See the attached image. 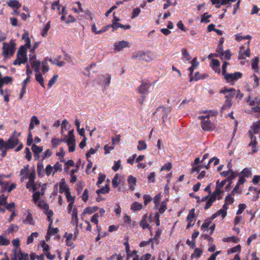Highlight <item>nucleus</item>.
I'll use <instances>...</instances> for the list:
<instances>
[{"mask_svg":"<svg viewBox=\"0 0 260 260\" xmlns=\"http://www.w3.org/2000/svg\"><path fill=\"white\" fill-rule=\"evenodd\" d=\"M38 206L41 209H42L44 210H48L49 209L48 204L43 200L40 201L39 202H38Z\"/></svg>","mask_w":260,"mask_h":260,"instance_id":"a19ab883","label":"nucleus"},{"mask_svg":"<svg viewBox=\"0 0 260 260\" xmlns=\"http://www.w3.org/2000/svg\"><path fill=\"white\" fill-rule=\"evenodd\" d=\"M7 142L8 145L9 149H12L14 148L15 147L19 144V140L13 135L8 139Z\"/></svg>","mask_w":260,"mask_h":260,"instance_id":"0eeeda50","label":"nucleus"},{"mask_svg":"<svg viewBox=\"0 0 260 260\" xmlns=\"http://www.w3.org/2000/svg\"><path fill=\"white\" fill-rule=\"evenodd\" d=\"M71 224L78 227L79 219L78 217V212L76 208H74L72 211Z\"/></svg>","mask_w":260,"mask_h":260,"instance_id":"9d476101","label":"nucleus"},{"mask_svg":"<svg viewBox=\"0 0 260 260\" xmlns=\"http://www.w3.org/2000/svg\"><path fill=\"white\" fill-rule=\"evenodd\" d=\"M212 4L215 5L217 8L220 7L221 5H226V0H210Z\"/></svg>","mask_w":260,"mask_h":260,"instance_id":"b1692460","label":"nucleus"},{"mask_svg":"<svg viewBox=\"0 0 260 260\" xmlns=\"http://www.w3.org/2000/svg\"><path fill=\"white\" fill-rule=\"evenodd\" d=\"M58 76L57 75H54L53 77L49 81L48 86L51 87L56 82Z\"/></svg>","mask_w":260,"mask_h":260,"instance_id":"bf43d9fd","label":"nucleus"},{"mask_svg":"<svg viewBox=\"0 0 260 260\" xmlns=\"http://www.w3.org/2000/svg\"><path fill=\"white\" fill-rule=\"evenodd\" d=\"M241 251V246L240 245H237L236 246L232 247L229 249L228 253L229 254H232L235 253L236 252H240Z\"/></svg>","mask_w":260,"mask_h":260,"instance_id":"8fccbe9b","label":"nucleus"},{"mask_svg":"<svg viewBox=\"0 0 260 260\" xmlns=\"http://www.w3.org/2000/svg\"><path fill=\"white\" fill-rule=\"evenodd\" d=\"M58 232V229L57 228H51V226L50 228L49 227L48 231H47V234L50 235H54L56 234Z\"/></svg>","mask_w":260,"mask_h":260,"instance_id":"13d9d810","label":"nucleus"},{"mask_svg":"<svg viewBox=\"0 0 260 260\" xmlns=\"http://www.w3.org/2000/svg\"><path fill=\"white\" fill-rule=\"evenodd\" d=\"M146 219L147 215H144L143 216V218L140 222V225L142 228L143 229H145L149 227V224L147 223Z\"/></svg>","mask_w":260,"mask_h":260,"instance_id":"72a5a7b5","label":"nucleus"},{"mask_svg":"<svg viewBox=\"0 0 260 260\" xmlns=\"http://www.w3.org/2000/svg\"><path fill=\"white\" fill-rule=\"evenodd\" d=\"M198 118L201 120V125L203 131L210 132L215 129V125L209 120V116H199Z\"/></svg>","mask_w":260,"mask_h":260,"instance_id":"f257e3e1","label":"nucleus"},{"mask_svg":"<svg viewBox=\"0 0 260 260\" xmlns=\"http://www.w3.org/2000/svg\"><path fill=\"white\" fill-rule=\"evenodd\" d=\"M42 196L41 192L39 191H36L32 194V200L35 203L39 202V200L40 197Z\"/></svg>","mask_w":260,"mask_h":260,"instance_id":"de8ad7c7","label":"nucleus"},{"mask_svg":"<svg viewBox=\"0 0 260 260\" xmlns=\"http://www.w3.org/2000/svg\"><path fill=\"white\" fill-rule=\"evenodd\" d=\"M195 209L194 208L191 209L187 216L186 220L187 221H189L190 222H192L193 221V219L195 217Z\"/></svg>","mask_w":260,"mask_h":260,"instance_id":"473e14b6","label":"nucleus"},{"mask_svg":"<svg viewBox=\"0 0 260 260\" xmlns=\"http://www.w3.org/2000/svg\"><path fill=\"white\" fill-rule=\"evenodd\" d=\"M241 175L244 177H250L252 175L251 169L249 168H244L241 172Z\"/></svg>","mask_w":260,"mask_h":260,"instance_id":"7c9ffc66","label":"nucleus"},{"mask_svg":"<svg viewBox=\"0 0 260 260\" xmlns=\"http://www.w3.org/2000/svg\"><path fill=\"white\" fill-rule=\"evenodd\" d=\"M155 172H151L148 175L147 178L149 183H153L155 181Z\"/></svg>","mask_w":260,"mask_h":260,"instance_id":"338daca9","label":"nucleus"},{"mask_svg":"<svg viewBox=\"0 0 260 260\" xmlns=\"http://www.w3.org/2000/svg\"><path fill=\"white\" fill-rule=\"evenodd\" d=\"M17 260H26L29 259L28 254L26 253L22 252L20 250H19L17 252Z\"/></svg>","mask_w":260,"mask_h":260,"instance_id":"412c9836","label":"nucleus"},{"mask_svg":"<svg viewBox=\"0 0 260 260\" xmlns=\"http://www.w3.org/2000/svg\"><path fill=\"white\" fill-rule=\"evenodd\" d=\"M0 68H5L3 66H0ZM13 78L10 76L2 77V74L0 72V86H4L5 84L12 83Z\"/></svg>","mask_w":260,"mask_h":260,"instance_id":"6e6552de","label":"nucleus"},{"mask_svg":"<svg viewBox=\"0 0 260 260\" xmlns=\"http://www.w3.org/2000/svg\"><path fill=\"white\" fill-rule=\"evenodd\" d=\"M50 28V21H48L43 28L41 35L42 36L45 37L47 36L48 31Z\"/></svg>","mask_w":260,"mask_h":260,"instance_id":"4c0bfd02","label":"nucleus"},{"mask_svg":"<svg viewBox=\"0 0 260 260\" xmlns=\"http://www.w3.org/2000/svg\"><path fill=\"white\" fill-rule=\"evenodd\" d=\"M9 149L7 141H5L3 139H0V150Z\"/></svg>","mask_w":260,"mask_h":260,"instance_id":"09e8293b","label":"nucleus"},{"mask_svg":"<svg viewBox=\"0 0 260 260\" xmlns=\"http://www.w3.org/2000/svg\"><path fill=\"white\" fill-rule=\"evenodd\" d=\"M154 55L152 52L147 50L146 51L145 56L143 58V60L146 62L151 61L153 59Z\"/></svg>","mask_w":260,"mask_h":260,"instance_id":"f3484780","label":"nucleus"},{"mask_svg":"<svg viewBox=\"0 0 260 260\" xmlns=\"http://www.w3.org/2000/svg\"><path fill=\"white\" fill-rule=\"evenodd\" d=\"M211 218L210 219L206 220L204 223H203L201 226L202 230H203L204 232L206 231H208L209 229V226L211 223Z\"/></svg>","mask_w":260,"mask_h":260,"instance_id":"79ce46f5","label":"nucleus"},{"mask_svg":"<svg viewBox=\"0 0 260 260\" xmlns=\"http://www.w3.org/2000/svg\"><path fill=\"white\" fill-rule=\"evenodd\" d=\"M28 170H29V166L26 165L24 167V168L21 169L20 171V175L22 176L23 175H28Z\"/></svg>","mask_w":260,"mask_h":260,"instance_id":"0e129e2a","label":"nucleus"},{"mask_svg":"<svg viewBox=\"0 0 260 260\" xmlns=\"http://www.w3.org/2000/svg\"><path fill=\"white\" fill-rule=\"evenodd\" d=\"M47 58H45L42 62V72L44 74L47 73L49 70V67L47 63Z\"/></svg>","mask_w":260,"mask_h":260,"instance_id":"cd10ccee","label":"nucleus"},{"mask_svg":"<svg viewBox=\"0 0 260 260\" xmlns=\"http://www.w3.org/2000/svg\"><path fill=\"white\" fill-rule=\"evenodd\" d=\"M191 66L189 68L188 70L190 72L189 74H192L193 71L197 68L199 66V62L197 61V58H193L191 61Z\"/></svg>","mask_w":260,"mask_h":260,"instance_id":"2eb2a0df","label":"nucleus"},{"mask_svg":"<svg viewBox=\"0 0 260 260\" xmlns=\"http://www.w3.org/2000/svg\"><path fill=\"white\" fill-rule=\"evenodd\" d=\"M22 39L24 40L25 42L24 46H25L27 48H29L30 47L31 41L30 38L28 37V34H23L22 36Z\"/></svg>","mask_w":260,"mask_h":260,"instance_id":"c9c22d12","label":"nucleus"},{"mask_svg":"<svg viewBox=\"0 0 260 260\" xmlns=\"http://www.w3.org/2000/svg\"><path fill=\"white\" fill-rule=\"evenodd\" d=\"M244 55H246L247 57H250V50L249 48H248L242 54H240L238 57L239 59H245V57Z\"/></svg>","mask_w":260,"mask_h":260,"instance_id":"49530a36","label":"nucleus"},{"mask_svg":"<svg viewBox=\"0 0 260 260\" xmlns=\"http://www.w3.org/2000/svg\"><path fill=\"white\" fill-rule=\"evenodd\" d=\"M202 253H203L202 250H201L200 248H196L194 249V252L191 254V257H195L199 258L201 256Z\"/></svg>","mask_w":260,"mask_h":260,"instance_id":"37998d69","label":"nucleus"},{"mask_svg":"<svg viewBox=\"0 0 260 260\" xmlns=\"http://www.w3.org/2000/svg\"><path fill=\"white\" fill-rule=\"evenodd\" d=\"M239 209L237 211L236 214L239 215L241 214L246 208V205L244 204H240L238 206Z\"/></svg>","mask_w":260,"mask_h":260,"instance_id":"774afa93","label":"nucleus"},{"mask_svg":"<svg viewBox=\"0 0 260 260\" xmlns=\"http://www.w3.org/2000/svg\"><path fill=\"white\" fill-rule=\"evenodd\" d=\"M211 15H207V13H204L201 17V22L208 23L210 22L209 18L211 17Z\"/></svg>","mask_w":260,"mask_h":260,"instance_id":"a18cd8bd","label":"nucleus"},{"mask_svg":"<svg viewBox=\"0 0 260 260\" xmlns=\"http://www.w3.org/2000/svg\"><path fill=\"white\" fill-rule=\"evenodd\" d=\"M223 192V191L219 189L218 188H216L215 190L213 192L211 195H210V197L215 200V201L217 200H220L221 197L220 195Z\"/></svg>","mask_w":260,"mask_h":260,"instance_id":"ddd939ff","label":"nucleus"},{"mask_svg":"<svg viewBox=\"0 0 260 260\" xmlns=\"http://www.w3.org/2000/svg\"><path fill=\"white\" fill-rule=\"evenodd\" d=\"M258 57H255L251 60V67L254 70L255 72H257L258 71Z\"/></svg>","mask_w":260,"mask_h":260,"instance_id":"5701e85b","label":"nucleus"},{"mask_svg":"<svg viewBox=\"0 0 260 260\" xmlns=\"http://www.w3.org/2000/svg\"><path fill=\"white\" fill-rule=\"evenodd\" d=\"M10 243L9 240L0 235V245H8Z\"/></svg>","mask_w":260,"mask_h":260,"instance_id":"052dcab7","label":"nucleus"},{"mask_svg":"<svg viewBox=\"0 0 260 260\" xmlns=\"http://www.w3.org/2000/svg\"><path fill=\"white\" fill-rule=\"evenodd\" d=\"M7 4L12 8L19 9L21 7V4L17 0H10L7 2Z\"/></svg>","mask_w":260,"mask_h":260,"instance_id":"dca6fc26","label":"nucleus"},{"mask_svg":"<svg viewBox=\"0 0 260 260\" xmlns=\"http://www.w3.org/2000/svg\"><path fill=\"white\" fill-rule=\"evenodd\" d=\"M223 51V49L222 45H218L217 48L216 49V52L218 53V56L220 57V58L222 57L224 55Z\"/></svg>","mask_w":260,"mask_h":260,"instance_id":"864d4df0","label":"nucleus"},{"mask_svg":"<svg viewBox=\"0 0 260 260\" xmlns=\"http://www.w3.org/2000/svg\"><path fill=\"white\" fill-rule=\"evenodd\" d=\"M28 60L27 57H22V56L17 54L16 59L14 61V65H20L21 64H24Z\"/></svg>","mask_w":260,"mask_h":260,"instance_id":"f8f14e48","label":"nucleus"},{"mask_svg":"<svg viewBox=\"0 0 260 260\" xmlns=\"http://www.w3.org/2000/svg\"><path fill=\"white\" fill-rule=\"evenodd\" d=\"M147 145L146 142L143 140H140L138 142L137 145V149L139 151L144 150L147 149Z\"/></svg>","mask_w":260,"mask_h":260,"instance_id":"2f4dec72","label":"nucleus"},{"mask_svg":"<svg viewBox=\"0 0 260 260\" xmlns=\"http://www.w3.org/2000/svg\"><path fill=\"white\" fill-rule=\"evenodd\" d=\"M25 47H26L24 46H21L17 52V54L21 55L22 57H27L26 54L27 50Z\"/></svg>","mask_w":260,"mask_h":260,"instance_id":"c756f323","label":"nucleus"},{"mask_svg":"<svg viewBox=\"0 0 260 260\" xmlns=\"http://www.w3.org/2000/svg\"><path fill=\"white\" fill-rule=\"evenodd\" d=\"M59 192L62 193L64 191L66 192V190L67 188H69L68 187L66 184L65 179L64 178L62 179L61 182L59 184Z\"/></svg>","mask_w":260,"mask_h":260,"instance_id":"a878e982","label":"nucleus"},{"mask_svg":"<svg viewBox=\"0 0 260 260\" xmlns=\"http://www.w3.org/2000/svg\"><path fill=\"white\" fill-rule=\"evenodd\" d=\"M151 84L150 81L144 82L142 81L141 85L138 88V92L141 94L142 98V102L145 100L144 94H146L148 91L149 88L150 87Z\"/></svg>","mask_w":260,"mask_h":260,"instance_id":"7ed1b4c3","label":"nucleus"},{"mask_svg":"<svg viewBox=\"0 0 260 260\" xmlns=\"http://www.w3.org/2000/svg\"><path fill=\"white\" fill-rule=\"evenodd\" d=\"M32 67L34 69V71L36 73L40 72V68L41 64V62L40 60H37L36 61H34L30 63Z\"/></svg>","mask_w":260,"mask_h":260,"instance_id":"bb28decb","label":"nucleus"},{"mask_svg":"<svg viewBox=\"0 0 260 260\" xmlns=\"http://www.w3.org/2000/svg\"><path fill=\"white\" fill-rule=\"evenodd\" d=\"M257 142L256 141V138L251 140V142L248 144V146L252 147V152H256L258 151V148L257 147Z\"/></svg>","mask_w":260,"mask_h":260,"instance_id":"c85d7f7f","label":"nucleus"},{"mask_svg":"<svg viewBox=\"0 0 260 260\" xmlns=\"http://www.w3.org/2000/svg\"><path fill=\"white\" fill-rule=\"evenodd\" d=\"M15 43L13 40H11L9 44L3 43V53L4 56L12 55L15 52Z\"/></svg>","mask_w":260,"mask_h":260,"instance_id":"f03ea898","label":"nucleus"},{"mask_svg":"<svg viewBox=\"0 0 260 260\" xmlns=\"http://www.w3.org/2000/svg\"><path fill=\"white\" fill-rule=\"evenodd\" d=\"M181 52L182 54V55L184 59H185L186 60H189L190 58V55L188 53L187 50L185 48H183L181 50Z\"/></svg>","mask_w":260,"mask_h":260,"instance_id":"4d7b16f0","label":"nucleus"},{"mask_svg":"<svg viewBox=\"0 0 260 260\" xmlns=\"http://www.w3.org/2000/svg\"><path fill=\"white\" fill-rule=\"evenodd\" d=\"M223 241L225 242H233L235 243H237L239 242V239L236 236H232L224 238Z\"/></svg>","mask_w":260,"mask_h":260,"instance_id":"ea45409f","label":"nucleus"},{"mask_svg":"<svg viewBox=\"0 0 260 260\" xmlns=\"http://www.w3.org/2000/svg\"><path fill=\"white\" fill-rule=\"evenodd\" d=\"M24 153H25V157L28 161H30L31 159V154L30 149L28 147H26L24 149Z\"/></svg>","mask_w":260,"mask_h":260,"instance_id":"e2e57ef3","label":"nucleus"},{"mask_svg":"<svg viewBox=\"0 0 260 260\" xmlns=\"http://www.w3.org/2000/svg\"><path fill=\"white\" fill-rule=\"evenodd\" d=\"M145 54L146 51H138L133 53L132 58L143 60V58L145 56Z\"/></svg>","mask_w":260,"mask_h":260,"instance_id":"4468645a","label":"nucleus"},{"mask_svg":"<svg viewBox=\"0 0 260 260\" xmlns=\"http://www.w3.org/2000/svg\"><path fill=\"white\" fill-rule=\"evenodd\" d=\"M45 213L47 216V218L48 221H49V228H50L53 223V219L52 216L53 215V211L51 210H49L48 209V210H45Z\"/></svg>","mask_w":260,"mask_h":260,"instance_id":"aec40b11","label":"nucleus"},{"mask_svg":"<svg viewBox=\"0 0 260 260\" xmlns=\"http://www.w3.org/2000/svg\"><path fill=\"white\" fill-rule=\"evenodd\" d=\"M236 90L234 88L224 87L221 91L220 93L223 94H226L225 98L228 100L231 99L234 97L236 94Z\"/></svg>","mask_w":260,"mask_h":260,"instance_id":"39448f33","label":"nucleus"},{"mask_svg":"<svg viewBox=\"0 0 260 260\" xmlns=\"http://www.w3.org/2000/svg\"><path fill=\"white\" fill-rule=\"evenodd\" d=\"M66 195L67 197V200L68 202H75V197L71 196V193L70 192V188H67V189L66 190Z\"/></svg>","mask_w":260,"mask_h":260,"instance_id":"f704fd0d","label":"nucleus"},{"mask_svg":"<svg viewBox=\"0 0 260 260\" xmlns=\"http://www.w3.org/2000/svg\"><path fill=\"white\" fill-rule=\"evenodd\" d=\"M63 142H66V140L62 139H56L55 138H53L51 140V143L53 148H56L60 143Z\"/></svg>","mask_w":260,"mask_h":260,"instance_id":"393cba45","label":"nucleus"},{"mask_svg":"<svg viewBox=\"0 0 260 260\" xmlns=\"http://www.w3.org/2000/svg\"><path fill=\"white\" fill-rule=\"evenodd\" d=\"M106 178V175L105 174H103L100 173L99 175L98 180L97 182V185H100L105 180Z\"/></svg>","mask_w":260,"mask_h":260,"instance_id":"680f3d73","label":"nucleus"},{"mask_svg":"<svg viewBox=\"0 0 260 260\" xmlns=\"http://www.w3.org/2000/svg\"><path fill=\"white\" fill-rule=\"evenodd\" d=\"M127 182L129 189L132 191L134 190L135 189V186L137 182L136 178L132 175H129L127 178Z\"/></svg>","mask_w":260,"mask_h":260,"instance_id":"9b49d317","label":"nucleus"},{"mask_svg":"<svg viewBox=\"0 0 260 260\" xmlns=\"http://www.w3.org/2000/svg\"><path fill=\"white\" fill-rule=\"evenodd\" d=\"M215 201V200H214L213 199H212V198H211L210 197V198H209V199L207 201V202L206 203L205 206L204 207V209L205 210H207V209L210 208L212 206L213 203Z\"/></svg>","mask_w":260,"mask_h":260,"instance_id":"3c124183","label":"nucleus"},{"mask_svg":"<svg viewBox=\"0 0 260 260\" xmlns=\"http://www.w3.org/2000/svg\"><path fill=\"white\" fill-rule=\"evenodd\" d=\"M66 143H67L68 146H69V151L70 152H73L75 150V147H76V143L75 141H67Z\"/></svg>","mask_w":260,"mask_h":260,"instance_id":"e433bc0d","label":"nucleus"},{"mask_svg":"<svg viewBox=\"0 0 260 260\" xmlns=\"http://www.w3.org/2000/svg\"><path fill=\"white\" fill-rule=\"evenodd\" d=\"M31 149L34 153H40L43 151V147H39L34 144L32 145Z\"/></svg>","mask_w":260,"mask_h":260,"instance_id":"c03bdc74","label":"nucleus"},{"mask_svg":"<svg viewBox=\"0 0 260 260\" xmlns=\"http://www.w3.org/2000/svg\"><path fill=\"white\" fill-rule=\"evenodd\" d=\"M251 77H253L254 78V84H253V88H256L259 85V78L257 76H256L255 74H253Z\"/></svg>","mask_w":260,"mask_h":260,"instance_id":"69168bd1","label":"nucleus"},{"mask_svg":"<svg viewBox=\"0 0 260 260\" xmlns=\"http://www.w3.org/2000/svg\"><path fill=\"white\" fill-rule=\"evenodd\" d=\"M128 42L124 40L116 42L114 43V49L119 51L123 48L128 47Z\"/></svg>","mask_w":260,"mask_h":260,"instance_id":"1a4fd4ad","label":"nucleus"},{"mask_svg":"<svg viewBox=\"0 0 260 260\" xmlns=\"http://www.w3.org/2000/svg\"><path fill=\"white\" fill-rule=\"evenodd\" d=\"M25 221H26L27 222H28L29 224H30L31 225H35V222L33 220L32 215L30 213H28Z\"/></svg>","mask_w":260,"mask_h":260,"instance_id":"6e6d98bb","label":"nucleus"},{"mask_svg":"<svg viewBox=\"0 0 260 260\" xmlns=\"http://www.w3.org/2000/svg\"><path fill=\"white\" fill-rule=\"evenodd\" d=\"M236 37V40L237 41H241L243 39H246V40H250L251 38V37L250 35H247L245 36H241L240 34H237L235 35Z\"/></svg>","mask_w":260,"mask_h":260,"instance_id":"603ef678","label":"nucleus"},{"mask_svg":"<svg viewBox=\"0 0 260 260\" xmlns=\"http://www.w3.org/2000/svg\"><path fill=\"white\" fill-rule=\"evenodd\" d=\"M35 78L37 82L39 83V84L41 85V86L45 88V84L44 82V78L43 77V76L42 74L39 73H37V74L35 75Z\"/></svg>","mask_w":260,"mask_h":260,"instance_id":"a211bd4d","label":"nucleus"},{"mask_svg":"<svg viewBox=\"0 0 260 260\" xmlns=\"http://www.w3.org/2000/svg\"><path fill=\"white\" fill-rule=\"evenodd\" d=\"M243 74L240 72H236L234 73H228L224 76V79L227 82H233L238 80L242 77Z\"/></svg>","mask_w":260,"mask_h":260,"instance_id":"20e7f679","label":"nucleus"},{"mask_svg":"<svg viewBox=\"0 0 260 260\" xmlns=\"http://www.w3.org/2000/svg\"><path fill=\"white\" fill-rule=\"evenodd\" d=\"M207 76H208V75L206 74H204L202 75L199 72H197L195 73V74L194 75H193V74L189 75V81L190 82H191L193 81H197L201 79H204L206 78L207 77Z\"/></svg>","mask_w":260,"mask_h":260,"instance_id":"423d86ee","label":"nucleus"},{"mask_svg":"<svg viewBox=\"0 0 260 260\" xmlns=\"http://www.w3.org/2000/svg\"><path fill=\"white\" fill-rule=\"evenodd\" d=\"M227 214V211H224L222 209L218 210L215 213H214L211 217V219H214L216 218L219 215H221L222 218H224L226 216Z\"/></svg>","mask_w":260,"mask_h":260,"instance_id":"6ab92c4d","label":"nucleus"},{"mask_svg":"<svg viewBox=\"0 0 260 260\" xmlns=\"http://www.w3.org/2000/svg\"><path fill=\"white\" fill-rule=\"evenodd\" d=\"M142 204L137 202H134L131 205V209L134 211L141 210L142 209Z\"/></svg>","mask_w":260,"mask_h":260,"instance_id":"4be33fe9","label":"nucleus"},{"mask_svg":"<svg viewBox=\"0 0 260 260\" xmlns=\"http://www.w3.org/2000/svg\"><path fill=\"white\" fill-rule=\"evenodd\" d=\"M110 190V188L108 185H106L101 188L98 189L96 191V193L99 196L100 193H108Z\"/></svg>","mask_w":260,"mask_h":260,"instance_id":"58836bf2","label":"nucleus"},{"mask_svg":"<svg viewBox=\"0 0 260 260\" xmlns=\"http://www.w3.org/2000/svg\"><path fill=\"white\" fill-rule=\"evenodd\" d=\"M227 182V180H223L221 181L220 182H219V180H218L216 182V188H218L219 189L221 190V189L224 186V185L226 184Z\"/></svg>","mask_w":260,"mask_h":260,"instance_id":"5fc2aeb1","label":"nucleus"}]
</instances>
